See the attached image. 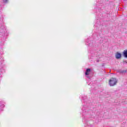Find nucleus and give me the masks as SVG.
<instances>
[{
	"mask_svg": "<svg viewBox=\"0 0 127 127\" xmlns=\"http://www.w3.org/2000/svg\"><path fill=\"white\" fill-rule=\"evenodd\" d=\"M90 72H91V69H87L86 71L85 72V75H89Z\"/></svg>",
	"mask_w": 127,
	"mask_h": 127,
	"instance_id": "7ed1b4c3",
	"label": "nucleus"
},
{
	"mask_svg": "<svg viewBox=\"0 0 127 127\" xmlns=\"http://www.w3.org/2000/svg\"><path fill=\"white\" fill-rule=\"evenodd\" d=\"M3 2H4V3H7V2H8V0H3Z\"/></svg>",
	"mask_w": 127,
	"mask_h": 127,
	"instance_id": "39448f33",
	"label": "nucleus"
},
{
	"mask_svg": "<svg viewBox=\"0 0 127 127\" xmlns=\"http://www.w3.org/2000/svg\"><path fill=\"white\" fill-rule=\"evenodd\" d=\"M117 83V80L116 78H111L109 81V85L110 86H115Z\"/></svg>",
	"mask_w": 127,
	"mask_h": 127,
	"instance_id": "f257e3e1",
	"label": "nucleus"
},
{
	"mask_svg": "<svg viewBox=\"0 0 127 127\" xmlns=\"http://www.w3.org/2000/svg\"><path fill=\"white\" fill-rule=\"evenodd\" d=\"M124 55L125 57L127 58V50L124 51Z\"/></svg>",
	"mask_w": 127,
	"mask_h": 127,
	"instance_id": "20e7f679",
	"label": "nucleus"
},
{
	"mask_svg": "<svg viewBox=\"0 0 127 127\" xmlns=\"http://www.w3.org/2000/svg\"><path fill=\"white\" fill-rule=\"evenodd\" d=\"M121 57L122 54H121V53H116V58H117V59H120V58H121Z\"/></svg>",
	"mask_w": 127,
	"mask_h": 127,
	"instance_id": "f03ea898",
	"label": "nucleus"
}]
</instances>
